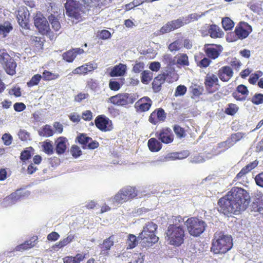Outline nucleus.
Instances as JSON below:
<instances>
[{"label":"nucleus","instance_id":"obj_21","mask_svg":"<svg viewBox=\"0 0 263 263\" xmlns=\"http://www.w3.org/2000/svg\"><path fill=\"white\" fill-rule=\"evenodd\" d=\"M16 65V63L15 62L14 60L11 58V60H8V62L3 65V67L7 74L13 76L16 73L15 69Z\"/></svg>","mask_w":263,"mask_h":263},{"label":"nucleus","instance_id":"obj_30","mask_svg":"<svg viewBox=\"0 0 263 263\" xmlns=\"http://www.w3.org/2000/svg\"><path fill=\"white\" fill-rule=\"evenodd\" d=\"M38 133L40 136L49 137L53 135V131L51 126L46 124L39 130Z\"/></svg>","mask_w":263,"mask_h":263},{"label":"nucleus","instance_id":"obj_23","mask_svg":"<svg viewBox=\"0 0 263 263\" xmlns=\"http://www.w3.org/2000/svg\"><path fill=\"white\" fill-rule=\"evenodd\" d=\"M204 49L207 55L209 58L215 59L217 58L219 55V52L216 48L214 47L213 45H205Z\"/></svg>","mask_w":263,"mask_h":263},{"label":"nucleus","instance_id":"obj_7","mask_svg":"<svg viewBox=\"0 0 263 263\" xmlns=\"http://www.w3.org/2000/svg\"><path fill=\"white\" fill-rule=\"evenodd\" d=\"M137 193L135 189L131 186H127L122 189L119 192L111 198V201L118 205L122 204L130 199L135 197Z\"/></svg>","mask_w":263,"mask_h":263},{"label":"nucleus","instance_id":"obj_32","mask_svg":"<svg viewBox=\"0 0 263 263\" xmlns=\"http://www.w3.org/2000/svg\"><path fill=\"white\" fill-rule=\"evenodd\" d=\"M85 4L90 7H97L101 8V6L103 5L106 0H82Z\"/></svg>","mask_w":263,"mask_h":263},{"label":"nucleus","instance_id":"obj_56","mask_svg":"<svg viewBox=\"0 0 263 263\" xmlns=\"http://www.w3.org/2000/svg\"><path fill=\"white\" fill-rule=\"evenodd\" d=\"M174 30L172 26V24L170 22H168V23H167L166 25H165L164 26H163L160 29V32L163 34V33H167V32H169L170 31H171L172 30Z\"/></svg>","mask_w":263,"mask_h":263},{"label":"nucleus","instance_id":"obj_47","mask_svg":"<svg viewBox=\"0 0 263 263\" xmlns=\"http://www.w3.org/2000/svg\"><path fill=\"white\" fill-rule=\"evenodd\" d=\"M252 102L255 105H259L263 103V95L261 93H256L251 99Z\"/></svg>","mask_w":263,"mask_h":263},{"label":"nucleus","instance_id":"obj_27","mask_svg":"<svg viewBox=\"0 0 263 263\" xmlns=\"http://www.w3.org/2000/svg\"><path fill=\"white\" fill-rule=\"evenodd\" d=\"M93 69L92 64H86L74 69L72 72L74 74H85Z\"/></svg>","mask_w":263,"mask_h":263},{"label":"nucleus","instance_id":"obj_24","mask_svg":"<svg viewBox=\"0 0 263 263\" xmlns=\"http://www.w3.org/2000/svg\"><path fill=\"white\" fill-rule=\"evenodd\" d=\"M139 102H140L139 106V109L142 111L149 110L152 104V101L147 97L141 98Z\"/></svg>","mask_w":263,"mask_h":263},{"label":"nucleus","instance_id":"obj_28","mask_svg":"<svg viewBox=\"0 0 263 263\" xmlns=\"http://www.w3.org/2000/svg\"><path fill=\"white\" fill-rule=\"evenodd\" d=\"M245 136V134L241 132H238L233 134L227 139L230 143V145L232 147L238 141L242 139Z\"/></svg>","mask_w":263,"mask_h":263},{"label":"nucleus","instance_id":"obj_26","mask_svg":"<svg viewBox=\"0 0 263 263\" xmlns=\"http://www.w3.org/2000/svg\"><path fill=\"white\" fill-rule=\"evenodd\" d=\"M165 82L163 76L159 74L156 77L153 82V88L155 92H159L161 89V85Z\"/></svg>","mask_w":263,"mask_h":263},{"label":"nucleus","instance_id":"obj_1","mask_svg":"<svg viewBox=\"0 0 263 263\" xmlns=\"http://www.w3.org/2000/svg\"><path fill=\"white\" fill-rule=\"evenodd\" d=\"M250 200V196L245 190L238 187H233L218 202V211L224 215L237 214L246 209Z\"/></svg>","mask_w":263,"mask_h":263},{"label":"nucleus","instance_id":"obj_36","mask_svg":"<svg viewBox=\"0 0 263 263\" xmlns=\"http://www.w3.org/2000/svg\"><path fill=\"white\" fill-rule=\"evenodd\" d=\"M140 239H138V237L137 239L135 235L132 234L129 235L127 241V249H133L135 247L137 244L138 241Z\"/></svg>","mask_w":263,"mask_h":263},{"label":"nucleus","instance_id":"obj_25","mask_svg":"<svg viewBox=\"0 0 263 263\" xmlns=\"http://www.w3.org/2000/svg\"><path fill=\"white\" fill-rule=\"evenodd\" d=\"M48 18L49 23L51 25L52 28L55 31H58L61 28V24L59 22V15L53 16V15H49Z\"/></svg>","mask_w":263,"mask_h":263},{"label":"nucleus","instance_id":"obj_58","mask_svg":"<svg viewBox=\"0 0 263 263\" xmlns=\"http://www.w3.org/2000/svg\"><path fill=\"white\" fill-rule=\"evenodd\" d=\"M71 153L74 157H78L81 155V151L77 145H73L71 147Z\"/></svg>","mask_w":263,"mask_h":263},{"label":"nucleus","instance_id":"obj_4","mask_svg":"<svg viewBox=\"0 0 263 263\" xmlns=\"http://www.w3.org/2000/svg\"><path fill=\"white\" fill-rule=\"evenodd\" d=\"M165 234V238L170 245L179 246L183 243L185 231L183 226L176 224H170Z\"/></svg>","mask_w":263,"mask_h":263},{"label":"nucleus","instance_id":"obj_37","mask_svg":"<svg viewBox=\"0 0 263 263\" xmlns=\"http://www.w3.org/2000/svg\"><path fill=\"white\" fill-rule=\"evenodd\" d=\"M163 76V79L165 81L168 83H172L176 81L178 79V75L175 72H170V73H163L161 74Z\"/></svg>","mask_w":263,"mask_h":263},{"label":"nucleus","instance_id":"obj_6","mask_svg":"<svg viewBox=\"0 0 263 263\" xmlns=\"http://www.w3.org/2000/svg\"><path fill=\"white\" fill-rule=\"evenodd\" d=\"M189 233L194 236H199L205 231L207 225L202 220L195 217L188 218L184 222Z\"/></svg>","mask_w":263,"mask_h":263},{"label":"nucleus","instance_id":"obj_52","mask_svg":"<svg viewBox=\"0 0 263 263\" xmlns=\"http://www.w3.org/2000/svg\"><path fill=\"white\" fill-rule=\"evenodd\" d=\"M174 131L177 137L181 138L184 136V130L179 125H176L174 126Z\"/></svg>","mask_w":263,"mask_h":263},{"label":"nucleus","instance_id":"obj_2","mask_svg":"<svg viewBox=\"0 0 263 263\" xmlns=\"http://www.w3.org/2000/svg\"><path fill=\"white\" fill-rule=\"evenodd\" d=\"M232 246V239L230 235H225L222 232L215 233L211 247V251L214 254H224Z\"/></svg>","mask_w":263,"mask_h":263},{"label":"nucleus","instance_id":"obj_10","mask_svg":"<svg viewBox=\"0 0 263 263\" xmlns=\"http://www.w3.org/2000/svg\"><path fill=\"white\" fill-rule=\"evenodd\" d=\"M95 123L96 126L103 132L110 131L113 128L111 121L104 116L97 117Z\"/></svg>","mask_w":263,"mask_h":263},{"label":"nucleus","instance_id":"obj_51","mask_svg":"<svg viewBox=\"0 0 263 263\" xmlns=\"http://www.w3.org/2000/svg\"><path fill=\"white\" fill-rule=\"evenodd\" d=\"M186 91V87L184 85H179L177 87L175 95V96H181L184 95Z\"/></svg>","mask_w":263,"mask_h":263},{"label":"nucleus","instance_id":"obj_44","mask_svg":"<svg viewBox=\"0 0 263 263\" xmlns=\"http://www.w3.org/2000/svg\"><path fill=\"white\" fill-rule=\"evenodd\" d=\"M11 57L4 50H0V63L3 66Z\"/></svg>","mask_w":263,"mask_h":263},{"label":"nucleus","instance_id":"obj_15","mask_svg":"<svg viewBox=\"0 0 263 263\" xmlns=\"http://www.w3.org/2000/svg\"><path fill=\"white\" fill-rule=\"evenodd\" d=\"M233 72L229 66L221 67L218 72L219 79L223 82H228L233 76Z\"/></svg>","mask_w":263,"mask_h":263},{"label":"nucleus","instance_id":"obj_5","mask_svg":"<svg viewBox=\"0 0 263 263\" xmlns=\"http://www.w3.org/2000/svg\"><path fill=\"white\" fill-rule=\"evenodd\" d=\"M67 15L71 18L72 22L77 23L82 20L83 14L84 13L85 6L82 5L79 2L75 0H67L65 4Z\"/></svg>","mask_w":263,"mask_h":263},{"label":"nucleus","instance_id":"obj_12","mask_svg":"<svg viewBox=\"0 0 263 263\" xmlns=\"http://www.w3.org/2000/svg\"><path fill=\"white\" fill-rule=\"evenodd\" d=\"M252 30L251 26L248 23L241 22L236 28L235 32L239 39H243L247 37Z\"/></svg>","mask_w":263,"mask_h":263},{"label":"nucleus","instance_id":"obj_13","mask_svg":"<svg viewBox=\"0 0 263 263\" xmlns=\"http://www.w3.org/2000/svg\"><path fill=\"white\" fill-rule=\"evenodd\" d=\"M249 93L247 87L241 84L237 87L236 90L233 92L232 96L238 101H243L246 99Z\"/></svg>","mask_w":263,"mask_h":263},{"label":"nucleus","instance_id":"obj_60","mask_svg":"<svg viewBox=\"0 0 263 263\" xmlns=\"http://www.w3.org/2000/svg\"><path fill=\"white\" fill-rule=\"evenodd\" d=\"M2 139L4 144L8 146L10 145L12 142V137L10 134H5L2 137Z\"/></svg>","mask_w":263,"mask_h":263},{"label":"nucleus","instance_id":"obj_42","mask_svg":"<svg viewBox=\"0 0 263 263\" xmlns=\"http://www.w3.org/2000/svg\"><path fill=\"white\" fill-rule=\"evenodd\" d=\"M77 139L79 142L80 144L83 145V148H85L84 145L88 143L90 141H91V138L87 136L86 135L84 134H81L79 136L77 137Z\"/></svg>","mask_w":263,"mask_h":263},{"label":"nucleus","instance_id":"obj_45","mask_svg":"<svg viewBox=\"0 0 263 263\" xmlns=\"http://www.w3.org/2000/svg\"><path fill=\"white\" fill-rule=\"evenodd\" d=\"M43 147L44 151L48 155H51L53 153V147L50 141H46L43 143Z\"/></svg>","mask_w":263,"mask_h":263},{"label":"nucleus","instance_id":"obj_9","mask_svg":"<svg viewBox=\"0 0 263 263\" xmlns=\"http://www.w3.org/2000/svg\"><path fill=\"white\" fill-rule=\"evenodd\" d=\"M26 195H28V192L17 190L15 192L12 193L9 196L5 198L1 203L2 205L5 208L11 206L20 200L22 199Z\"/></svg>","mask_w":263,"mask_h":263},{"label":"nucleus","instance_id":"obj_8","mask_svg":"<svg viewBox=\"0 0 263 263\" xmlns=\"http://www.w3.org/2000/svg\"><path fill=\"white\" fill-rule=\"evenodd\" d=\"M35 26L39 32L43 34H47L50 33L51 29L46 18L41 14L37 13L34 18Z\"/></svg>","mask_w":263,"mask_h":263},{"label":"nucleus","instance_id":"obj_50","mask_svg":"<svg viewBox=\"0 0 263 263\" xmlns=\"http://www.w3.org/2000/svg\"><path fill=\"white\" fill-rule=\"evenodd\" d=\"M238 109V107L235 104H230L226 109V112L228 115H233L237 111Z\"/></svg>","mask_w":263,"mask_h":263},{"label":"nucleus","instance_id":"obj_19","mask_svg":"<svg viewBox=\"0 0 263 263\" xmlns=\"http://www.w3.org/2000/svg\"><path fill=\"white\" fill-rule=\"evenodd\" d=\"M126 70V65L120 63L113 67L109 74L111 77L123 76L125 74Z\"/></svg>","mask_w":263,"mask_h":263},{"label":"nucleus","instance_id":"obj_61","mask_svg":"<svg viewBox=\"0 0 263 263\" xmlns=\"http://www.w3.org/2000/svg\"><path fill=\"white\" fill-rule=\"evenodd\" d=\"M176 153L177 154L176 155L177 160L184 159L190 155V153L187 151H183L180 152H176Z\"/></svg>","mask_w":263,"mask_h":263},{"label":"nucleus","instance_id":"obj_22","mask_svg":"<svg viewBox=\"0 0 263 263\" xmlns=\"http://www.w3.org/2000/svg\"><path fill=\"white\" fill-rule=\"evenodd\" d=\"M67 140L64 137H60L55 141L56 152L58 154H63L66 148Z\"/></svg>","mask_w":263,"mask_h":263},{"label":"nucleus","instance_id":"obj_39","mask_svg":"<svg viewBox=\"0 0 263 263\" xmlns=\"http://www.w3.org/2000/svg\"><path fill=\"white\" fill-rule=\"evenodd\" d=\"M176 63L178 64L181 65H188L189 61H188V57L185 54H181L179 55L178 57H176Z\"/></svg>","mask_w":263,"mask_h":263},{"label":"nucleus","instance_id":"obj_31","mask_svg":"<svg viewBox=\"0 0 263 263\" xmlns=\"http://www.w3.org/2000/svg\"><path fill=\"white\" fill-rule=\"evenodd\" d=\"M176 155L177 154H176V152L169 153V154H167L164 157L161 158L156 161L152 162V163L153 164V165H158L159 162H160V161L166 162V161L177 160Z\"/></svg>","mask_w":263,"mask_h":263},{"label":"nucleus","instance_id":"obj_40","mask_svg":"<svg viewBox=\"0 0 263 263\" xmlns=\"http://www.w3.org/2000/svg\"><path fill=\"white\" fill-rule=\"evenodd\" d=\"M141 74V81L143 83L147 84L152 79L153 73L149 71H144Z\"/></svg>","mask_w":263,"mask_h":263},{"label":"nucleus","instance_id":"obj_62","mask_svg":"<svg viewBox=\"0 0 263 263\" xmlns=\"http://www.w3.org/2000/svg\"><path fill=\"white\" fill-rule=\"evenodd\" d=\"M74 238V236L72 234H69L66 238L61 240L62 246L64 247L71 242Z\"/></svg>","mask_w":263,"mask_h":263},{"label":"nucleus","instance_id":"obj_35","mask_svg":"<svg viewBox=\"0 0 263 263\" xmlns=\"http://www.w3.org/2000/svg\"><path fill=\"white\" fill-rule=\"evenodd\" d=\"M58 10V8L54 3H50L46 6V11L49 15H53V16L59 15Z\"/></svg>","mask_w":263,"mask_h":263},{"label":"nucleus","instance_id":"obj_29","mask_svg":"<svg viewBox=\"0 0 263 263\" xmlns=\"http://www.w3.org/2000/svg\"><path fill=\"white\" fill-rule=\"evenodd\" d=\"M161 145L155 138H151L148 141V146L152 152H158L161 148Z\"/></svg>","mask_w":263,"mask_h":263},{"label":"nucleus","instance_id":"obj_55","mask_svg":"<svg viewBox=\"0 0 263 263\" xmlns=\"http://www.w3.org/2000/svg\"><path fill=\"white\" fill-rule=\"evenodd\" d=\"M254 196L256 202L257 203H259L263 205V193L261 191L257 190L254 192Z\"/></svg>","mask_w":263,"mask_h":263},{"label":"nucleus","instance_id":"obj_54","mask_svg":"<svg viewBox=\"0 0 263 263\" xmlns=\"http://www.w3.org/2000/svg\"><path fill=\"white\" fill-rule=\"evenodd\" d=\"M18 136L22 141H26L29 138V133L24 129H21L18 132Z\"/></svg>","mask_w":263,"mask_h":263},{"label":"nucleus","instance_id":"obj_63","mask_svg":"<svg viewBox=\"0 0 263 263\" xmlns=\"http://www.w3.org/2000/svg\"><path fill=\"white\" fill-rule=\"evenodd\" d=\"M109 86L111 90L117 91L120 88V84L116 81H110L109 83Z\"/></svg>","mask_w":263,"mask_h":263},{"label":"nucleus","instance_id":"obj_64","mask_svg":"<svg viewBox=\"0 0 263 263\" xmlns=\"http://www.w3.org/2000/svg\"><path fill=\"white\" fill-rule=\"evenodd\" d=\"M258 161L255 160V161H254L253 162H252L250 163L249 164L247 165L243 168L248 173L250 171H251L255 167H256L257 166V165H258Z\"/></svg>","mask_w":263,"mask_h":263},{"label":"nucleus","instance_id":"obj_53","mask_svg":"<svg viewBox=\"0 0 263 263\" xmlns=\"http://www.w3.org/2000/svg\"><path fill=\"white\" fill-rule=\"evenodd\" d=\"M156 117L159 121H163L166 118V114L162 108H159L156 110Z\"/></svg>","mask_w":263,"mask_h":263},{"label":"nucleus","instance_id":"obj_11","mask_svg":"<svg viewBox=\"0 0 263 263\" xmlns=\"http://www.w3.org/2000/svg\"><path fill=\"white\" fill-rule=\"evenodd\" d=\"M29 15L30 13L26 8L21 7L18 9L16 17L19 25L22 28H28Z\"/></svg>","mask_w":263,"mask_h":263},{"label":"nucleus","instance_id":"obj_20","mask_svg":"<svg viewBox=\"0 0 263 263\" xmlns=\"http://www.w3.org/2000/svg\"><path fill=\"white\" fill-rule=\"evenodd\" d=\"M218 79L216 75L213 73H208L205 78L204 84L206 88H212L214 85H218Z\"/></svg>","mask_w":263,"mask_h":263},{"label":"nucleus","instance_id":"obj_17","mask_svg":"<svg viewBox=\"0 0 263 263\" xmlns=\"http://www.w3.org/2000/svg\"><path fill=\"white\" fill-rule=\"evenodd\" d=\"M136 98L134 94L127 93H120L119 105L124 106L133 103Z\"/></svg>","mask_w":263,"mask_h":263},{"label":"nucleus","instance_id":"obj_3","mask_svg":"<svg viewBox=\"0 0 263 263\" xmlns=\"http://www.w3.org/2000/svg\"><path fill=\"white\" fill-rule=\"evenodd\" d=\"M157 225L152 221L145 223L142 231L139 234L138 239H141V243L144 247H150L158 241L159 238L155 233Z\"/></svg>","mask_w":263,"mask_h":263},{"label":"nucleus","instance_id":"obj_33","mask_svg":"<svg viewBox=\"0 0 263 263\" xmlns=\"http://www.w3.org/2000/svg\"><path fill=\"white\" fill-rule=\"evenodd\" d=\"M209 33L210 34V36L212 38L219 37L221 35V33L219 31V27L215 25H213L210 26L209 30Z\"/></svg>","mask_w":263,"mask_h":263},{"label":"nucleus","instance_id":"obj_57","mask_svg":"<svg viewBox=\"0 0 263 263\" xmlns=\"http://www.w3.org/2000/svg\"><path fill=\"white\" fill-rule=\"evenodd\" d=\"M171 23L172 24V26L174 30L175 29H177V28L183 26V22H182L181 17H180L179 18H178L176 20L172 21L171 22Z\"/></svg>","mask_w":263,"mask_h":263},{"label":"nucleus","instance_id":"obj_46","mask_svg":"<svg viewBox=\"0 0 263 263\" xmlns=\"http://www.w3.org/2000/svg\"><path fill=\"white\" fill-rule=\"evenodd\" d=\"M40 74H37L32 77L31 79L27 83V85L29 87H32L38 84L39 82L42 78Z\"/></svg>","mask_w":263,"mask_h":263},{"label":"nucleus","instance_id":"obj_34","mask_svg":"<svg viewBox=\"0 0 263 263\" xmlns=\"http://www.w3.org/2000/svg\"><path fill=\"white\" fill-rule=\"evenodd\" d=\"M35 240L36 239H34L33 241L31 240L25 241L24 243H22L16 247L15 250L17 251H20L33 247L35 245Z\"/></svg>","mask_w":263,"mask_h":263},{"label":"nucleus","instance_id":"obj_49","mask_svg":"<svg viewBox=\"0 0 263 263\" xmlns=\"http://www.w3.org/2000/svg\"><path fill=\"white\" fill-rule=\"evenodd\" d=\"M230 145V144L228 142V139H227L225 141L219 143L218 144L217 147L221 149V150L218 154L220 153V152H223L226 151L227 149L231 147V146Z\"/></svg>","mask_w":263,"mask_h":263},{"label":"nucleus","instance_id":"obj_43","mask_svg":"<svg viewBox=\"0 0 263 263\" xmlns=\"http://www.w3.org/2000/svg\"><path fill=\"white\" fill-rule=\"evenodd\" d=\"M76 58L73 50H69L63 54V59L68 62H71Z\"/></svg>","mask_w":263,"mask_h":263},{"label":"nucleus","instance_id":"obj_59","mask_svg":"<svg viewBox=\"0 0 263 263\" xmlns=\"http://www.w3.org/2000/svg\"><path fill=\"white\" fill-rule=\"evenodd\" d=\"M255 180L257 185L263 187V172L257 175L255 178Z\"/></svg>","mask_w":263,"mask_h":263},{"label":"nucleus","instance_id":"obj_14","mask_svg":"<svg viewBox=\"0 0 263 263\" xmlns=\"http://www.w3.org/2000/svg\"><path fill=\"white\" fill-rule=\"evenodd\" d=\"M156 135L164 143L168 144L173 141V135L172 134L171 130L169 128L163 129L160 133H157Z\"/></svg>","mask_w":263,"mask_h":263},{"label":"nucleus","instance_id":"obj_41","mask_svg":"<svg viewBox=\"0 0 263 263\" xmlns=\"http://www.w3.org/2000/svg\"><path fill=\"white\" fill-rule=\"evenodd\" d=\"M222 24L223 28L226 30H231L234 26L233 22L229 17L223 18Z\"/></svg>","mask_w":263,"mask_h":263},{"label":"nucleus","instance_id":"obj_16","mask_svg":"<svg viewBox=\"0 0 263 263\" xmlns=\"http://www.w3.org/2000/svg\"><path fill=\"white\" fill-rule=\"evenodd\" d=\"M114 244V237L111 236L108 238L104 240L102 244L101 245V250L100 254L104 256H107L109 254V250L110 249L111 246Z\"/></svg>","mask_w":263,"mask_h":263},{"label":"nucleus","instance_id":"obj_48","mask_svg":"<svg viewBox=\"0 0 263 263\" xmlns=\"http://www.w3.org/2000/svg\"><path fill=\"white\" fill-rule=\"evenodd\" d=\"M181 47V44L179 41H175L168 46V49L172 52L178 51Z\"/></svg>","mask_w":263,"mask_h":263},{"label":"nucleus","instance_id":"obj_38","mask_svg":"<svg viewBox=\"0 0 263 263\" xmlns=\"http://www.w3.org/2000/svg\"><path fill=\"white\" fill-rule=\"evenodd\" d=\"M59 74L57 73H53L50 71L45 70L43 73V79L45 80L50 81L57 79L59 78Z\"/></svg>","mask_w":263,"mask_h":263},{"label":"nucleus","instance_id":"obj_18","mask_svg":"<svg viewBox=\"0 0 263 263\" xmlns=\"http://www.w3.org/2000/svg\"><path fill=\"white\" fill-rule=\"evenodd\" d=\"M13 30L12 25L8 21L0 24V36L6 37Z\"/></svg>","mask_w":263,"mask_h":263}]
</instances>
